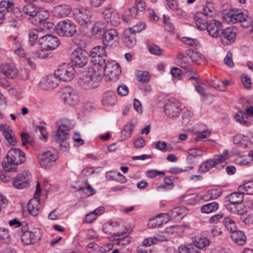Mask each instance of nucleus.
<instances>
[{
    "label": "nucleus",
    "mask_w": 253,
    "mask_h": 253,
    "mask_svg": "<svg viewBox=\"0 0 253 253\" xmlns=\"http://www.w3.org/2000/svg\"><path fill=\"white\" fill-rule=\"evenodd\" d=\"M89 56L88 53L85 50L78 47L72 53L71 60L73 65L82 68L88 62Z\"/></svg>",
    "instance_id": "nucleus-5"
},
{
    "label": "nucleus",
    "mask_w": 253,
    "mask_h": 253,
    "mask_svg": "<svg viewBox=\"0 0 253 253\" xmlns=\"http://www.w3.org/2000/svg\"><path fill=\"white\" fill-rule=\"evenodd\" d=\"M247 15L238 11H231L227 12L223 17L225 22L228 24H235L238 22L241 23Z\"/></svg>",
    "instance_id": "nucleus-15"
},
{
    "label": "nucleus",
    "mask_w": 253,
    "mask_h": 253,
    "mask_svg": "<svg viewBox=\"0 0 253 253\" xmlns=\"http://www.w3.org/2000/svg\"><path fill=\"white\" fill-rule=\"evenodd\" d=\"M207 9L210 12H211L209 8H205L204 9V12L203 13H197L194 17L196 27L198 29L201 31L207 30L210 22L208 20L207 16H210L211 15L208 13Z\"/></svg>",
    "instance_id": "nucleus-13"
},
{
    "label": "nucleus",
    "mask_w": 253,
    "mask_h": 253,
    "mask_svg": "<svg viewBox=\"0 0 253 253\" xmlns=\"http://www.w3.org/2000/svg\"><path fill=\"white\" fill-rule=\"evenodd\" d=\"M226 208L230 212L235 214H242L244 212L240 204L230 203L226 205Z\"/></svg>",
    "instance_id": "nucleus-38"
},
{
    "label": "nucleus",
    "mask_w": 253,
    "mask_h": 253,
    "mask_svg": "<svg viewBox=\"0 0 253 253\" xmlns=\"http://www.w3.org/2000/svg\"><path fill=\"white\" fill-rule=\"evenodd\" d=\"M154 237L156 243L158 241L164 242L168 241L170 238V237L169 235H167L165 233L155 234Z\"/></svg>",
    "instance_id": "nucleus-61"
},
{
    "label": "nucleus",
    "mask_w": 253,
    "mask_h": 253,
    "mask_svg": "<svg viewBox=\"0 0 253 253\" xmlns=\"http://www.w3.org/2000/svg\"><path fill=\"white\" fill-rule=\"evenodd\" d=\"M74 16L76 21L81 26L91 24V12L84 7L78 8L74 10Z\"/></svg>",
    "instance_id": "nucleus-12"
},
{
    "label": "nucleus",
    "mask_w": 253,
    "mask_h": 253,
    "mask_svg": "<svg viewBox=\"0 0 253 253\" xmlns=\"http://www.w3.org/2000/svg\"><path fill=\"white\" fill-rule=\"evenodd\" d=\"M189 156L187 157V159L188 161H192L193 160L191 157L196 158L197 157L202 156L203 155V151L201 149L198 148H192L188 150Z\"/></svg>",
    "instance_id": "nucleus-42"
},
{
    "label": "nucleus",
    "mask_w": 253,
    "mask_h": 253,
    "mask_svg": "<svg viewBox=\"0 0 253 253\" xmlns=\"http://www.w3.org/2000/svg\"><path fill=\"white\" fill-rule=\"evenodd\" d=\"M39 8V7L32 3L24 6L22 10L26 14L35 18Z\"/></svg>",
    "instance_id": "nucleus-36"
},
{
    "label": "nucleus",
    "mask_w": 253,
    "mask_h": 253,
    "mask_svg": "<svg viewBox=\"0 0 253 253\" xmlns=\"http://www.w3.org/2000/svg\"><path fill=\"white\" fill-rule=\"evenodd\" d=\"M91 61L94 64L103 65L107 61V53L104 46H96L91 51Z\"/></svg>",
    "instance_id": "nucleus-8"
},
{
    "label": "nucleus",
    "mask_w": 253,
    "mask_h": 253,
    "mask_svg": "<svg viewBox=\"0 0 253 253\" xmlns=\"http://www.w3.org/2000/svg\"><path fill=\"white\" fill-rule=\"evenodd\" d=\"M56 31L60 36L73 37V41L77 45L80 44V40L78 39L81 36L77 33L76 26L71 21H61L56 26Z\"/></svg>",
    "instance_id": "nucleus-4"
},
{
    "label": "nucleus",
    "mask_w": 253,
    "mask_h": 253,
    "mask_svg": "<svg viewBox=\"0 0 253 253\" xmlns=\"http://www.w3.org/2000/svg\"><path fill=\"white\" fill-rule=\"evenodd\" d=\"M242 84L246 88H250L251 85V79L246 75H242L241 77Z\"/></svg>",
    "instance_id": "nucleus-64"
},
{
    "label": "nucleus",
    "mask_w": 253,
    "mask_h": 253,
    "mask_svg": "<svg viewBox=\"0 0 253 253\" xmlns=\"http://www.w3.org/2000/svg\"><path fill=\"white\" fill-rule=\"evenodd\" d=\"M186 55L190 57L193 62L200 64L202 61H204V56L200 52L193 49H189L186 51Z\"/></svg>",
    "instance_id": "nucleus-27"
},
{
    "label": "nucleus",
    "mask_w": 253,
    "mask_h": 253,
    "mask_svg": "<svg viewBox=\"0 0 253 253\" xmlns=\"http://www.w3.org/2000/svg\"><path fill=\"white\" fill-rule=\"evenodd\" d=\"M183 42L192 47L198 48L200 46V42L196 39L185 37L183 38Z\"/></svg>",
    "instance_id": "nucleus-56"
},
{
    "label": "nucleus",
    "mask_w": 253,
    "mask_h": 253,
    "mask_svg": "<svg viewBox=\"0 0 253 253\" xmlns=\"http://www.w3.org/2000/svg\"><path fill=\"white\" fill-rule=\"evenodd\" d=\"M178 253H199V251L195 250L193 245L190 244L187 246L180 245L178 247Z\"/></svg>",
    "instance_id": "nucleus-44"
},
{
    "label": "nucleus",
    "mask_w": 253,
    "mask_h": 253,
    "mask_svg": "<svg viewBox=\"0 0 253 253\" xmlns=\"http://www.w3.org/2000/svg\"><path fill=\"white\" fill-rule=\"evenodd\" d=\"M192 244L195 250H202L210 245V241L207 237H196Z\"/></svg>",
    "instance_id": "nucleus-28"
},
{
    "label": "nucleus",
    "mask_w": 253,
    "mask_h": 253,
    "mask_svg": "<svg viewBox=\"0 0 253 253\" xmlns=\"http://www.w3.org/2000/svg\"><path fill=\"white\" fill-rule=\"evenodd\" d=\"M107 22H110V23L114 26H117L120 23V18L116 10L113 13L111 16L109 18L108 20H107Z\"/></svg>",
    "instance_id": "nucleus-57"
},
{
    "label": "nucleus",
    "mask_w": 253,
    "mask_h": 253,
    "mask_svg": "<svg viewBox=\"0 0 253 253\" xmlns=\"http://www.w3.org/2000/svg\"><path fill=\"white\" fill-rule=\"evenodd\" d=\"M223 224L226 228L229 230L231 234H232V232L237 230L235 221L228 217H226L224 219Z\"/></svg>",
    "instance_id": "nucleus-41"
},
{
    "label": "nucleus",
    "mask_w": 253,
    "mask_h": 253,
    "mask_svg": "<svg viewBox=\"0 0 253 253\" xmlns=\"http://www.w3.org/2000/svg\"><path fill=\"white\" fill-rule=\"evenodd\" d=\"M137 14V8L133 6L125 11L123 19L126 23H129L136 16Z\"/></svg>",
    "instance_id": "nucleus-35"
},
{
    "label": "nucleus",
    "mask_w": 253,
    "mask_h": 253,
    "mask_svg": "<svg viewBox=\"0 0 253 253\" xmlns=\"http://www.w3.org/2000/svg\"><path fill=\"white\" fill-rule=\"evenodd\" d=\"M57 159V156L50 151L44 152L38 157V161L41 166L45 169L50 168Z\"/></svg>",
    "instance_id": "nucleus-14"
},
{
    "label": "nucleus",
    "mask_w": 253,
    "mask_h": 253,
    "mask_svg": "<svg viewBox=\"0 0 253 253\" xmlns=\"http://www.w3.org/2000/svg\"><path fill=\"white\" fill-rule=\"evenodd\" d=\"M221 193L222 192L217 189L211 190L208 191L207 193V194L204 196V199H215L219 197L221 195Z\"/></svg>",
    "instance_id": "nucleus-46"
},
{
    "label": "nucleus",
    "mask_w": 253,
    "mask_h": 253,
    "mask_svg": "<svg viewBox=\"0 0 253 253\" xmlns=\"http://www.w3.org/2000/svg\"><path fill=\"white\" fill-rule=\"evenodd\" d=\"M124 44L128 48H132L134 46L136 43V40L134 37V35L129 34L127 30L124 32V37L123 38Z\"/></svg>",
    "instance_id": "nucleus-30"
},
{
    "label": "nucleus",
    "mask_w": 253,
    "mask_h": 253,
    "mask_svg": "<svg viewBox=\"0 0 253 253\" xmlns=\"http://www.w3.org/2000/svg\"><path fill=\"white\" fill-rule=\"evenodd\" d=\"M13 186L17 189H23L29 185V178L27 174H18L13 179Z\"/></svg>",
    "instance_id": "nucleus-19"
},
{
    "label": "nucleus",
    "mask_w": 253,
    "mask_h": 253,
    "mask_svg": "<svg viewBox=\"0 0 253 253\" xmlns=\"http://www.w3.org/2000/svg\"><path fill=\"white\" fill-rule=\"evenodd\" d=\"M239 191L245 192L247 194H253V181L244 182L238 187Z\"/></svg>",
    "instance_id": "nucleus-40"
},
{
    "label": "nucleus",
    "mask_w": 253,
    "mask_h": 253,
    "mask_svg": "<svg viewBox=\"0 0 253 253\" xmlns=\"http://www.w3.org/2000/svg\"><path fill=\"white\" fill-rule=\"evenodd\" d=\"M218 208V204L215 202L208 203L201 208L202 213H210L215 211Z\"/></svg>",
    "instance_id": "nucleus-37"
},
{
    "label": "nucleus",
    "mask_w": 253,
    "mask_h": 253,
    "mask_svg": "<svg viewBox=\"0 0 253 253\" xmlns=\"http://www.w3.org/2000/svg\"><path fill=\"white\" fill-rule=\"evenodd\" d=\"M71 11V7L68 4H59L54 7V12L58 17H65Z\"/></svg>",
    "instance_id": "nucleus-26"
},
{
    "label": "nucleus",
    "mask_w": 253,
    "mask_h": 253,
    "mask_svg": "<svg viewBox=\"0 0 253 253\" xmlns=\"http://www.w3.org/2000/svg\"><path fill=\"white\" fill-rule=\"evenodd\" d=\"M103 72V65L94 64L92 67L89 68L88 77L99 84L102 79Z\"/></svg>",
    "instance_id": "nucleus-16"
},
{
    "label": "nucleus",
    "mask_w": 253,
    "mask_h": 253,
    "mask_svg": "<svg viewBox=\"0 0 253 253\" xmlns=\"http://www.w3.org/2000/svg\"><path fill=\"white\" fill-rule=\"evenodd\" d=\"M40 232L38 230L34 232H26L21 235V240L25 245L34 244L40 238Z\"/></svg>",
    "instance_id": "nucleus-18"
},
{
    "label": "nucleus",
    "mask_w": 253,
    "mask_h": 253,
    "mask_svg": "<svg viewBox=\"0 0 253 253\" xmlns=\"http://www.w3.org/2000/svg\"><path fill=\"white\" fill-rule=\"evenodd\" d=\"M214 167V163L212 160H209L203 163L200 166L199 171L201 172H205L209 170L211 168Z\"/></svg>",
    "instance_id": "nucleus-47"
},
{
    "label": "nucleus",
    "mask_w": 253,
    "mask_h": 253,
    "mask_svg": "<svg viewBox=\"0 0 253 253\" xmlns=\"http://www.w3.org/2000/svg\"><path fill=\"white\" fill-rule=\"evenodd\" d=\"M118 93L122 96L126 95L128 93V89L124 84H120L117 88Z\"/></svg>",
    "instance_id": "nucleus-60"
},
{
    "label": "nucleus",
    "mask_w": 253,
    "mask_h": 253,
    "mask_svg": "<svg viewBox=\"0 0 253 253\" xmlns=\"http://www.w3.org/2000/svg\"><path fill=\"white\" fill-rule=\"evenodd\" d=\"M135 124L132 122L128 123L121 131V138L122 140L126 139L130 136L132 132Z\"/></svg>",
    "instance_id": "nucleus-33"
},
{
    "label": "nucleus",
    "mask_w": 253,
    "mask_h": 253,
    "mask_svg": "<svg viewBox=\"0 0 253 253\" xmlns=\"http://www.w3.org/2000/svg\"><path fill=\"white\" fill-rule=\"evenodd\" d=\"M240 115L239 113H237L234 115V118L236 120V121L239 122L241 124H246L247 122V120L248 119L247 116L246 117L243 115V113L242 112H240ZM245 116L246 115L245 114Z\"/></svg>",
    "instance_id": "nucleus-62"
},
{
    "label": "nucleus",
    "mask_w": 253,
    "mask_h": 253,
    "mask_svg": "<svg viewBox=\"0 0 253 253\" xmlns=\"http://www.w3.org/2000/svg\"><path fill=\"white\" fill-rule=\"evenodd\" d=\"M0 130L8 142L12 145H14L16 141L14 134L9 126L6 124L0 125Z\"/></svg>",
    "instance_id": "nucleus-20"
},
{
    "label": "nucleus",
    "mask_w": 253,
    "mask_h": 253,
    "mask_svg": "<svg viewBox=\"0 0 253 253\" xmlns=\"http://www.w3.org/2000/svg\"><path fill=\"white\" fill-rule=\"evenodd\" d=\"M39 33L40 32L39 31L38 29H33L29 31V41L30 43L32 45H34L39 37Z\"/></svg>",
    "instance_id": "nucleus-45"
},
{
    "label": "nucleus",
    "mask_w": 253,
    "mask_h": 253,
    "mask_svg": "<svg viewBox=\"0 0 253 253\" xmlns=\"http://www.w3.org/2000/svg\"><path fill=\"white\" fill-rule=\"evenodd\" d=\"M53 28V24L52 22L43 21L41 22L39 28L38 29L41 32L42 31H44L45 33L48 32V31Z\"/></svg>",
    "instance_id": "nucleus-50"
},
{
    "label": "nucleus",
    "mask_w": 253,
    "mask_h": 253,
    "mask_svg": "<svg viewBox=\"0 0 253 253\" xmlns=\"http://www.w3.org/2000/svg\"><path fill=\"white\" fill-rule=\"evenodd\" d=\"M25 162V154L18 148H12L8 151L5 158L2 162L3 170L0 171V178L7 182L11 180V172L17 170V166Z\"/></svg>",
    "instance_id": "nucleus-1"
},
{
    "label": "nucleus",
    "mask_w": 253,
    "mask_h": 253,
    "mask_svg": "<svg viewBox=\"0 0 253 253\" xmlns=\"http://www.w3.org/2000/svg\"><path fill=\"white\" fill-rule=\"evenodd\" d=\"M106 29L103 24L100 22L96 23L92 27V34L96 38L102 39L103 41L104 35L105 34Z\"/></svg>",
    "instance_id": "nucleus-29"
},
{
    "label": "nucleus",
    "mask_w": 253,
    "mask_h": 253,
    "mask_svg": "<svg viewBox=\"0 0 253 253\" xmlns=\"http://www.w3.org/2000/svg\"><path fill=\"white\" fill-rule=\"evenodd\" d=\"M78 191L82 193H83L84 197H88L93 195L95 193V190L89 184H88V186L86 188H80L78 189Z\"/></svg>",
    "instance_id": "nucleus-52"
},
{
    "label": "nucleus",
    "mask_w": 253,
    "mask_h": 253,
    "mask_svg": "<svg viewBox=\"0 0 253 253\" xmlns=\"http://www.w3.org/2000/svg\"><path fill=\"white\" fill-rule=\"evenodd\" d=\"M186 214V211L182 207H177L173 208L171 211H170L168 215L171 218L177 219H182V217Z\"/></svg>",
    "instance_id": "nucleus-31"
},
{
    "label": "nucleus",
    "mask_w": 253,
    "mask_h": 253,
    "mask_svg": "<svg viewBox=\"0 0 253 253\" xmlns=\"http://www.w3.org/2000/svg\"><path fill=\"white\" fill-rule=\"evenodd\" d=\"M114 237H118L116 240L117 241V244L119 245L125 246L128 244L130 242L131 238L126 235V232L114 233Z\"/></svg>",
    "instance_id": "nucleus-32"
},
{
    "label": "nucleus",
    "mask_w": 253,
    "mask_h": 253,
    "mask_svg": "<svg viewBox=\"0 0 253 253\" xmlns=\"http://www.w3.org/2000/svg\"><path fill=\"white\" fill-rule=\"evenodd\" d=\"M224 63L229 67H233L234 66L232 60V53L230 51L227 53L224 59Z\"/></svg>",
    "instance_id": "nucleus-59"
},
{
    "label": "nucleus",
    "mask_w": 253,
    "mask_h": 253,
    "mask_svg": "<svg viewBox=\"0 0 253 253\" xmlns=\"http://www.w3.org/2000/svg\"><path fill=\"white\" fill-rule=\"evenodd\" d=\"M56 124L58 129L53 132L52 141L59 144L61 147L67 149L69 148L70 145L67 141L69 138V131L74 127V121L63 118L58 120Z\"/></svg>",
    "instance_id": "nucleus-3"
},
{
    "label": "nucleus",
    "mask_w": 253,
    "mask_h": 253,
    "mask_svg": "<svg viewBox=\"0 0 253 253\" xmlns=\"http://www.w3.org/2000/svg\"><path fill=\"white\" fill-rule=\"evenodd\" d=\"M60 81L54 73L53 75L48 76L45 79L42 80L40 84L44 89H51L58 85Z\"/></svg>",
    "instance_id": "nucleus-17"
},
{
    "label": "nucleus",
    "mask_w": 253,
    "mask_h": 253,
    "mask_svg": "<svg viewBox=\"0 0 253 253\" xmlns=\"http://www.w3.org/2000/svg\"><path fill=\"white\" fill-rule=\"evenodd\" d=\"M81 85L85 89H89L97 87L99 84L89 77H86L85 79L80 83Z\"/></svg>",
    "instance_id": "nucleus-39"
},
{
    "label": "nucleus",
    "mask_w": 253,
    "mask_h": 253,
    "mask_svg": "<svg viewBox=\"0 0 253 253\" xmlns=\"http://www.w3.org/2000/svg\"><path fill=\"white\" fill-rule=\"evenodd\" d=\"M206 30L210 36L213 38L219 37L223 44L228 45L229 42L233 41L236 37L237 29L232 26L223 30L220 21L212 19L210 21Z\"/></svg>",
    "instance_id": "nucleus-2"
},
{
    "label": "nucleus",
    "mask_w": 253,
    "mask_h": 253,
    "mask_svg": "<svg viewBox=\"0 0 253 253\" xmlns=\"http://www.w3.org/2000/svg\"><path fill=\"white\" fill-rule=\"evenodd\" d=\"M0 70V72L8 78L13 79L18 75V70L14 66L9 64L1 65Z\"/></svg>",
    "instance_id": "nucleus-22"
},
{
    "label": "nucleus",
    "mask_w": 253,
    "mask_h": 253,
    "mask_svg": "<svg viewBox=\"0 0 253 253\" xmlns=\"http://www.w3.org/2000/svg\"><path fill=\"white\" fill-rule=\"evenodd\" d=\"M231 238L233 241L238 245H244L247 241V237L245 233L241 230H237L231 234Z\"/></svg>",
    "instance_id": "nucleus-24"
},
{
    "label": "nucleus",
    "mask_w": 253,
    "mask_h": 253,
    "mask_svg": "<svg viewBox=\"0 0 253 253\" xmlns=\"http://www.w3.org/2000/svg\"><path fill=\"white\" fill-rule=\"evenodd\" d=\"M145 28V25L144 23H140L133 26L132 28H128L127 31L129 34L134 35L136 33H139Z\"/></svg>",
    "instance_id": "nucleus-51"
},
{
    "label": "nucleus",
    "mask_w": 253,
    "mask_h": 253,
    "mask_svg": "<svg viewBox=\"0 0 253 253\" xmlns=\"http://www.w3.org/2000/svg\"><path fill=\"white\" fill-rule=\"evenodd\" d=\"M61 97L64 104L69 106H75L79 100L76 92L69 86H65L62 88Z\"/></svg>",
    "instance_id": "nucleus-11"
},
{
    "label": "nucleus",
    "mask_w": 253,
    "mask_h": 253,
    "mask_svg": "<svg viewBox=\"0 0 253 253\" xmlns=\"http://www.w3.org/2000/svg\"><path fill=\"white\" fill-rule=\"evenodd\" d=\"M118 40V33L115 29H106L103 39V42L105 45H108L111 41H116Z\"/></svg>",
    "instance_id": "nucleus-25"
},
{
    "label": "nucleus",
    "mask_w": 253,
    "mask_h": 253,
    "mask_svg": "<svg viewBox=\"0 0 253 253\" xmlns=\"http://www.w3.org/2000/svg\"><path fill=\"white\" fill-rule=\"evenodd\" d=\"M13 7V3L6 2V1H1L0 2V10L5 13L6 11L7 12L11 11Z\"/></svg>",
    "instance_id": "nucleus-48"
},
{
    "label": "nucleus",
    "mask_w": 253,
    "mask_h": 253,
    "mask_svg": "<svg viewBox=\"0 0 253 253\" xmlns=\"http://www.w3.org/2000/svg\"><path fill=\"white\" fill-rule=\"evenodd\" d=\"M175 177L173 176H169L165 177L164 179L165 183H163L161 186L158 187V188H164L166 186H171L173 185V181Z\"/></svg>",
    "instance_id": "nucleus-63"
},
{
    "label": "nucleus",
    "mask_w": 253,
    "mask_h": 253,
    "mask_svg": "<svg viewBox=\"0 0 253 253\" xmlns=\"http://www.w3.org/2000/svg\"><path fill=\"white\" fill-rule=\"evenodd\" d=\"M182 109L180 104L174 99H169L164 106V112L169 118L177 117Z\"/></svg>",
    "instance_id": "nucleus-10"
},
{
    "label": "nucleus",
    "mask_w": 253,
    "mask_h": 253,
    "mask_svg": "<svg viewBox=\"0 0 253 253\" xmlns=\"http://www.w3.org/2000/svg\"><path fill=\"white\" fill-rule=\"evenodd\" d=\"M40 207V199L37 197H34L28 203L27 210L28 213L32 216H36L38 214Z\"/></svg>",
    "instance_id": "nucleus-21"
},
{
    "label": "nucleus",
    "mask_w": 253,
    "mask_h": 253,
    "mask_svg": "<svg viewBox=\"0 0 253 253\" xmlns=\"http://www.w3.org/2000/svg\"><path fill=\"white\" fill-rule=\"evenodd\" d=\"M117 101L115 93L112 91L105 92L102 96L101 102L104 106H113Z\"/></svg>",
    "instance_id": "nucleus-23"
},
{
    "label": "nucleus",
    "mask_w": 253,
    "mask_h": 253,
    "mask_svg": "<svg viewBox=\"0 0 253 253\" xmlns=\"http://www.w3.org/2000/svg\"><path fill=\"white\" fill-rule=\"evenodd\" d=\"M149 50L151 54L157 56L162 55L163 51H164L156 44H152L150 45L149 47Z\"/></svg>",
    "instance_id": "nucleus-58"
},
{
    "label": "nucleus",
    "mask_w": 253,
    "mask_h": 253,
    "mask_svg": "<svg viewBox=\"0 0 253 253\" xmlns=\"http://www.w3.org/2000/svg\"><path fill=\"white\" fill-rule=\"evenodd\" d=\"M244 192H233L228 196V200L230 203L241 204L244 200Z\"/></svg>",
    "instance_id": "nucleus-34"
},
{
    "label": "nucleus",
    "mask_w": 253,
    "mask_h": 253,
    "mask_svg": "<svg viewBox=\"0 0 253 253\" xmlns=\"http://www.w3.org/2000/svg\"><path fill=\"white\" fill-rule=\"evenodd\" d=\"M39 44L42 48L46 50H52L56 49L60 44L58 38L52 35L46 34L39 39Z\"/></svg>",
    "instance_id": "nucleus-7"
},
{
    "label": "nucleus",
    "mask_w": 253,
    "mask_h": 253,
    "mask_svg": "<svg viewBox=\"0 0 253 253\" xmlns=\"http://www.w3.org/2000/svg\"><path fill=\"white\" fill-rule=\"evenodd\" d=\"M162 214H161L150 220L148 224L149 227L156 228L160 227L163 224V221L162 219Z\"/></svg>",
    "instance_id": "nucleus-43"
},
{
    "label": "nucleus",
    "mask_w": 253,
    "mask_h": 253,
    "mask_svg": "<svg viewBox=\"0 0 253 253\" xmlns=\"http://www.w3.org/2000/svg\"><path fill=\"white\" fill-rule=\"evenodd\" d=\"M55 76L59 80L63 81H70L75 76V70L73 66L68 63H63L55 71Z\"/></svg>",
    "instance_id": "nucleus-6"
},
{
    "label": "nucleus",
    "mask_w": 253,
    "mask_h": 253,
    "mask_svg": "<svg viewBox=\"0 0 253 253\" xmlns=\"http://www.w3.org/2000/svg\"><path fill=\"white\" fill-rule=\"evenodd\" d=\"M45 49L42 48L33 52V58H38L40 59L46 58L49 54L45 52Z\"/></svg>",
    "instance_id": "nucleus-55"
},
{
    "label": "nucleus",
    "mask_w": 253,
    "mask_h": 253,
    "mask_svg": "<svg viewBox=\"0 0 253 253\" xmlns=\"http://www.w3.org/2000/svg\"><path fill=\"white\" fill-rule=\"evenodd\" d=\"M0 239L6 244L10 241V236L7 229L5 228L0 229Z\"/></svg>",
    "instance_id": "nucleus-54"
},
{
    "label": "nucleus",
    "mask_w": 253,
    "mask_h": 253,
    "mask_svg": "<svg viewBox=\"0 0 253 253\" xmlns=\"http://www.w3.org/2000/svg\"><path fill=\"white\" fill-rule=\"evenodd\" d=\"M104 73L111 80H117L121 73L120 65L114 61H107L103 65Z\"/></svg>",
    "instance_id": "nucleus-9"
},
{
    "label": "nucleus",
    "mask_w": 253,
    "mask_h": 253,
    "mask_svg": "<svg viewBox=\"0 0 253 253\" xmlns=\"http://www.w3.org/2000/svg\"><path fill=\"white\" fill-rule=\"evenodd\" d=\"M47 17L48 13L46 11L41 10V8H39V10L37 11L35 19L36 21L41 23L43 21H44Z\"/></svg>",
    "instance_id": "nucleus-49"
},
{
    "label": "nucleus",
    "mask_w": 253,
    "mask_h": 253,
    "mask_svg": "<svg viewBox=\"0 0 253 253\" xmlns=\"http://www.w3.org/2000/svg\"><path fill=\"white\" fill-rule=\"evenodd\" d=\"M150 76L149 73L144 71H139L137 75L138 81L141 83L147 82L150 80Z\"/></svg>",
    "instance_id": "nucleus-53"
}]
</instances>
